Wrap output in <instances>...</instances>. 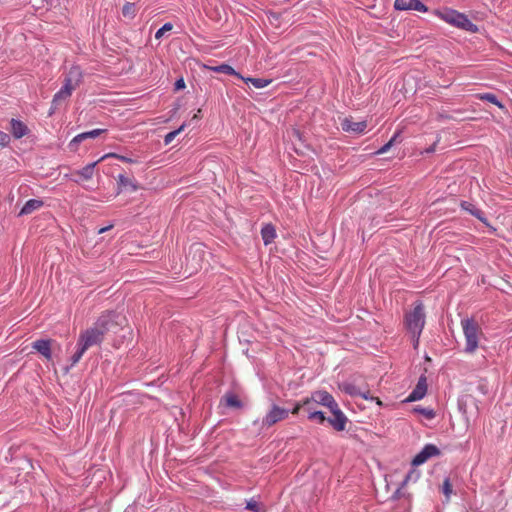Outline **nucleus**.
Instances as JSON below:
<instances>
[{
	"instance_id": "1",
	"label": "nucleus",
	"mask_w": 512,
	"mask_h": 512,
	"mask_svg": "<svg viewBox=\"0 0 512 512\" xmlns=\"http://www.w3.org/2000/svg\"><path fill=\"white\" fill-rule=\"evenodd\" d=\"M103 339L101 331L94 326L82 331L78 338L77 351L71 357V365H76L90 347L100 345Z\"/></svg>"
},
{
	"instance_id": "2",
	"label": "nucleus",
	"mask_w": 512,
	"mask_h": 512,
	"mask_svg": "<svg viewBox=\"0 0 512 512\" xmlns=\"http://www.w3.org/2000/svg\"><path fill=\"white\" fill-rule=\"evenodd\" d=\"M405 325L412 335L414 348H417L420 335L425 325L424 306L421 302H418L413 310L406 315Z\"/></svg>"
},
{
	"instance_id": "3",
	"label": "nucleus",
	"mask_w": 512,
	"mask_h": 512,
	"mask_svg": "<svg viewBox=\"0 0 512 512\" xmlns=\"http://www.w3.org/2000/svg\"><path fill=\"white\" fill-rule=\"evenodd\" d=\"M436 14L448 24L465 31L476 33L478 32V26L472 23L468 17L453 9H444L442 11H436Z\"/></svg>"
},
{
	"instance_id": "4",
	"label": "nucleus",
	"mask_w": 512,
	"mask_h": 512,
	"mask_svg": "<svg viewBox=\"0 0 512 512\" xmlns=\"http://www.w3.org/2000/svg\"><path fill=\"white\" fill-rule=\"evenodd\" d=\"M461 325L466 341L464 351L469 354L474 353L478 348L481 329L473 319H463Z\"/></svg>"
},
{
	"instance_id": "5",
	"label": "nucleus",
	"mask_w": 512,
	"mask_h": 512,
	"mask_svg": "<svg viewBox=\"0 0 512 512\" xmlns=\"http://www.w3.org/2000/svg\"><path fill=\"white\" fill-rule=\"evenodd\" d=\"M122 320H124V318L119 314L108 311L103 313L93 326L97 328V330L101 331V334L104 336L110 331H115L116 328L121 325Z\"/></svg>"
},
{
	"instance_id": "6",
	"label": "nucleus",
	"mask_w": 512,
	"mask_h": 512,
	"mask_svg": "<svg viewBox=\"0 0 512 512\" xmlns=\"http://www.w3.org/2000/svg\"><path fill=\"white\" fill-rule=\"evenodd\" d=\"M289 415V410L282 408L276 404H272L270 410L263 417L261 425L263 428H269L276 423L286 419Z\"/></svg>"
},
{
	"instance_id": "7",
	"label": "nucleus",
	"mask_w": 512,
	"mask_h": 512,
	"mask_svg": "<svg viewBox=\"0 0 512 512\" xmlns=\"http://www.w3.org/2000/svg\"><path fill=\"white\" fill-rule=\"evenodd\" d=\"M312 403L323 405L329 409L336 408V401L333 396L327 391H315L311 394V397L303 400L304 405H311Z\"/></svg>"
},
{
	"instance_id": "8",
	"label": "nucleus",
	"mask_w": 512,
	"mask_h": 512,
	"mask_svg": "<svg viewBox=\"0 0 512 512\" xmlns=\"http://www.w3.org/2000/svg\"><path fill=\"white\" fill-rule=\"evenodd\" d=\"M203 249L200 245L196 244L190 247L188 256H187V269L189 270V275L197 272L202 268L201 261L203 256Z\"/></svg>"
},
{
	"instance_id": "9",
	"label": "nucleus",
	"mask_w": 512,
	"mask_h": 512,
	"mask_svg": "<svg viewBox=\"0 0 512 512\" xmlns=\"http://www.w3.org/2000/svg\"><path fill=\"white\" fill-rule=\"evenodd\" d=\"M341 389L350 396H360L365 400H375L377 405L381 406L382 401L379 398L369 395V390L362 391L358 386L352 383H343Z\"/></svg>"
},
{
	"instance_id": "10",
	"label": "nucleus",
	"mask_w": 512,
	"mask_h": 512,
	"mask_svg": "<svg viewBox=\"0 0 512 512\" xmlns=\"http://www.w3.org/2000/svg\"><path fill=\"white\" fill-rule=\"evenodd\" d=\"M440 455V450L433 444H427L423 449L414 457L412 460L413 465H421L425 463L429 458Z\"/></svg>"
},
{
	"instance_id": "11",
	"label": "nucleus",
	"mask_w": 512,
	"mask_h": 512,
	"mask_svg": "<svg viewBox=\"0 0 512 512\" xmlns=\"http://www.w3.org/2000/svg\"><path fill=\"white\" fill-rule=\"evenodd\" d=\"M330 411L333 416L327 419L328 422L336 431H343L346 427L347 417L340 410L338 404L336 405V408H332Z\"/></svg>"
},
{
	"instance_id": "12",
	"label": "nucleus",
	"mask_w": 512,
	"mask_h": 512,
	"mask_svg": "<svg viewBox=\"0 0 512 512\" xmlns=\"http://www.w3.org/2000/svg\"><path fill=\"white\" fill-rule=\"evenodd\" d=\"M52 343L51 339H38L32 343V348L36 350L47 361L52 360Z\"/></svg>"
},
{
	"instance_id": "13",
	"label": "nucleus",
	"mask_w": 512,
	"mask_h": 512,
	"mask_svg": "<svg viewBox=\"0 0 512 512\" xmlns=\"http://www.w3.org/2000/svg\"><path fill=\"white\" fill-rule=\"evenodd\" d=\"M394 7L396 10H415L426 12L427 7L419 0H395Z\"/></svg>"
},
{
	"instance_id": "14",
	"label": "nucleus",
	"mask_w": 512,
	"mask_h": 512,
	"mask_svg": "<svg viewBox=\"0 0 512 512\" xmlns=\"http://www.w3.org/2000/svg\"><path fill=\"white\" fill-rule=\"evenodd\" d=\"M341 127L345 132L362 133L367 127L366 121H354L351 118H345L341 122Z\"/></svg>"
},
{
	"instance_id": "15",
	"label": "nucleus",
	"mask_w": 512,
	"mask_h": 512,
	"mask_svg": "<svg viewBox=\"0 0 512 512\" xmlns=\"http://www.w3.org/2000/svg\"><path fill=\"white\" fill-rule=\"evenodd\" d=\"M426 393H427L426 378L424 376H421L418 380L416 387L413 389V391L407 397L406 401L413 402V401L421 400L426 395Z\"/></svg>"
},
{
	"instance_id": "16",
	"label": "nucleus",
	"mask_w": 512,
	"mask_h": 512,
	"mask_svg": "<svg viewBox=\"0 0 512 512\" xmlns=\"http://www.w3.org/2000/svg\"><path fill=\"white\" fill-rule=\"evenodd\" d=\"M460 207L470 213L472 216L476 217L478 220H480L485 225H489L487 218L485 217L484 213L478 209L474 204L468 201H461Z\"/></svg>"
},
{
	"instance_id": "17",
	"label": "nucleus",
	"mask_w": 512,
	"mask_h": 512,
	"mask_svg": "<svg viewBox=\"0 0 512 512\" xmlns=\"http://www.w3.org/2000/svg\"><path fill=\"white\" fill-rule=\"evenodd\" d=\"M27 132L28 128L23 122L16 119L11 120V133L16 139L22 138Z\"/></svg>"
},
{
	"instance_id": "18",
	"label": "nucleus",
	"mask_w": 512,
	"mask_h": 512,
	"mask_svg": "<svg viewBox=\"0 0 512 512\" xmlns=\"http://www.w3.org/2000/svg\"><path fill=\"white\" fill-rule=\"evenodd\" d=\"M43 206V201L39 199L28 200L19 212V216L29 215L35 210H38Z\"/></svg>"
},
{
	"instance_id": "19",
	"label": "nucleus",
	"mask_w": 512,
	"mask_h": 512,
	"mask_svg": "<svg viewBox=\"0 0 512 512\" xmlns=\"http://www.w3.org/2000/svg\"><path fill=\"white\" fill-rule=\"evenodd\" d=\"M117 185H118V194L123 191V189L129 187L132 191L138 190V185L130 178L126 177L123 174H119L117 177Z\"/></svg>"
},
{
	"instance_id": "20",
	"label": "nucleus",
	"mask_w": 512,
	"mask_h": 512,
	"mask_svg": "<svg viewBox=\"0 0 512 512\" xmlns=\"http://www.w3.org/2000/svg\"><path fill=\"white\" fill-rule=\"evenodd\" d=\"M82 78L83 73L79 66L71 67L69 72L65 76V79L69 80L73 84H77L78 86L81 84Z\"/></svg>"
},
{
	"instance_id": "21",
	"label": "nucleus",
	"mask_w": 512,
	"mask_h": 512,
	"mask_svg": "<svg viewBox=\"0 0 512 512\" xmlns=\"http://www.w3.org/2000/svg\"><path fill=\"white\" fill-rule=\"evenodd\" d=\"M261 236L265 245L272 243L276 237L275 228L271 224L265 225L261 229Z\"/></svg>"
},
{
	"instance_id": "22",
	"label": "nucleus",
	"mask_w": 512,
	"mask_h": 512,
	"mask_svg": "<svg viewBox=\"0 0 512 512\" xmlns=\"http://www.w3.org/2000/svg\"><path fill=\"white\" fill-rule=\"evenodd\" d=\"M71 96V93L68 92L66 88H61L53 97L52 100V109H57L59 105H61L64 101H66Z\"/></svg>"
},
{
	"instance_id": "23",
	"label": "nucleus",
	"mask_w": 512,
	"mask_h": 512,
	"mask_svg": "<svg viewBox=\"0 0 512 512\" xmlns=\"http://www.w3.org/2000/svg\"><path fill=\"white\" fill-rule=\"evenodd\" d=\"M221 402H224L227 407H232L236 409H240L243 406L239 398L233 393H226L223 396Z\"/></svg>"
},
{
	"instance_id": "24",
	"label": "nucleus",
	"mask_w": 512,
	"mask_h": 512,
	"mask_svg": "<svg viewBox=\"0 0 512 512\" xmlns=\"http://www.w3.org/2000/svg\"><path fill=\"white\" fill-rule=\"evenodd\" d=\"M102 132H103L102 129H94V130H91V131H88V132H83V133L78 134L77 136H75L70 144L72 145V144L80 143L83 140L88 139V138H96Z\"/></svg>"
},
{
	"instance_id": "25",
	"label": "nucleus",
	"mask_w": 512,
	"mask_h": 512,
	"mask_svg": "<svg viewBox=\"0 0 512 512\" xmlns=\"http://www.w3.org/2000/svg\"><path fill=\"white\" fill-rule=\"evenodd\" d=\"M240 79H242L246 83H251L257 89H262L271 83L270 79H264V78H251V77L241 76Z\"/></svg>"
},
{
	"instance_id": "26",
	"label": "nucleus",
	"mask_w": 512,
	"mask_h": 512,
	"mask_svg": "<svg viewBox=\"0 0 512 512\" xmlns=\"http://www.w3.org/2000/svg\"><path fill=\"white\" fill-rule=\"evenodd\" d=\"M99 161L100 160L86 165L85 167L78 171V174L85 180L91 179L93 177L94 168Z\"/></svg>"
},
{
	"instance_id": "27",
	"label": "nucleus",
	"mask_w": 512,
	"mask_h": 512,
	"mask_svg": "<svg viewBox=\"0 0 512 512\" xmlns=\"http://www.w3.org/2000/svg\"><path fill=\"white\" fill-rule=\"evenodd\" d=\"M214 72L224 73L227 75H235L238 78H241V75L234 70V68L228 64H221L219 66H215L211 68Z\"/></svg>"
},
{
	"instance_id": "28",
	"label": "nucleus",
	"mask_w": 512,
	"mask_h": 512,
	"mask_svg": "<svg viewBox=\"0 0 512 512\" xmlns=\"http://www.w3.org/2000/svg\"><path fill=\"white\" fill-rule=\"evenodd\" d=\"M122 14L124 17L133 19L136 16V6L134 3L126 2L122 8Z\"/></svg>"
},
{
	"instance_id": "29",
	"label": "nucleus",
	"mask_w": 512,
	"mask_h": 512,
	"mask_svg": "<svg viewBox=\"0 0 512 512\" xmlns=\"http://www.w3.org/2000/svg\"><path fill=\"white\" fill-rule=\"evenodd\" d=\"M308 412V418L311 420H318L320 423H323L326 420L324 413L322 411L313 410L311 405L308 407Z\"/></svg>"
},
{
	"instance_id": "30",
	"label": "nucleus",
	"mask_w": 512,
	"mask_h": 512,
	"mask_svg": "<svg viewBox=\"0 0 512 512\" xmlns=\"http://www.w3.org/2000/svg\"><path fill=\"white\" fill-rule=\"evenodd\" d=\"M479 98H480L481 100H486V101H488V102H490V103H493V104L497 105V106H498L499 108H501V109H503V108H504L503 104H502L501 102H499V101H498V99H497V97H496L494 94H492V93H485V94H482V95H480V97H479Z\"/></svg>"
},
{
	"instance_id": "31",
	"label": "nucleus",
	"mask_w": 512,
	"mask_h": 512,
	"mask_svg": "<svg viewBox=\"0 0 512 512\" xmlns=\"http://www.w3.org/2000/svg\"><path fill=\"white\" fill-rule=\"evenodd\" d=\"M184 127H185V124H182L178 129L166 134V136L164 138V143L166 145L170 144L174 140V138L184 129Z\"/></svg>"
},
{
	"instance_id": "32",
	"label": "nucleus",
	"mask_w": 512,
	"mask_h": 512,
	"mask_svg": "<svg viewBox=\"0 0 512 512\" xmlns=\"http://www.w3.org/2000/svg\"><path fill=\"white\" fill-rule=\"evenodd\" d=\"M173 28V25L171 23H165L160 29L157 30V32L155 33V38L156 39H161L163 37V35L168 32V31H171Z\"/></svg>"
},
{
	"instance_id": "33",
	"label": "nucleus",
	"mask_w": 512,
	"mask_h": 512,
	"mask_svg": "<svg viewBox=\"0 0 512 512\" xmlns=\"http://www.w3.org/2000/svg\"><path fill=\"white\" fill-rule=\"evenodd\" d=\"M419 478V472L415 471V470H412L410 471L406 477L404 478V480L402 481V484H401V487L405 486L407 483H409L410 481H416L417 479Z\"/></svg>"
},
{
	"instance_id": "34",
	"label": "nucleus",
	"mask_w": 512,
	"mask_h": 512,
	"mask_svg": "<svg viewBox=\"0 0 512 512\" xmlns=\"http://www.w3.org/2000/svg\"><path fill=\"white\" fill-rule=\"evenodd\" d=\"M107 157H114V158H117L123 162H126V163H134L135 160L131 159V158H128L126 156H123V155H119V154H116V153H109V154H106L105 156H103L100 160H103Z\"/></svg>"
},
{
	"instance_id": "35",
	"label": "nucleus",
	"mask_w": 512,
	"mask_h": 512,
	"mask_svg": "<svg viewBox=\"0 0 512 512\" xmlns=\"http://www.w3.org/2000/svg\"><path fill=\"white\" fill-rule=\"evenodd\" d=\"M442 492L445 494V496L447 498H449L450 495L452 494V485L450 483L449 478H446L444 480L443 485H442Z\"/></svg>"
},
{
	"instance_id": "36",
	"label": "nucleus",
	"mask_w": 512,
	"mask_h": 512,
	"mask_svg": "<svg viewBox=\"0 0 512 512\" xmlns=\"http://www.w3.org/2000/svg\"><path fill=\"white\" fill-rule=\"evenodd\" d=\"M399 134H395L385 145H383L379 150L377 151V154H384L386 153L389 148L393 145V142L396 140L397 136Z\"/></svg>"
},
{
	"instance_id": "37",
	"label": "nucleus",
	"mask_w": 512,
	"mask_h": 512,
	"mask_svg": "<svg viewBox=\"0 0 512 512\" xmlns=\"http://www.w3.org/2000/svg\"><path fill=\"white\" fill-rule=\"evenodd\" d=\"M246 509L254 512H264V510L261 509L260 505L254 500H250L247 502Z\"/></svg>"
},
{
	"instance_id": "38",
	"label": "nucleus",
	"mask_w": 512,
	"mask_h": 512,
	"mask_svg": "<svg viewBox=\"0 0 512 512\" xmlns=\"http://www.w3.org/2000/svg\"><path fill=\"white\" fill-rule=\"evenodd\" d=\"M415 411L416 412H419L421 414H423L426 418L428 419H432L434 416H435V413L433 410L431 409H426V408H415Z\"/></svg>"
},
{
	"instance_id": "39",
	"label": "nucleus",
	"mask_w": 512,
	"mask_h": 512,
	"mask_svg": "<svg viewBox=\"0 0 512 512\" xmlns=\"http://www.w3.org/2000/svg\"><path fill=\"white\" fill-rule=\"evenodd\" d=\"M78 87L77 84H73L72 82H70L69 80L67 79H64V84L62 86V88H66L68 90V92H70L72 94V92Z\"/></svg>"
},
{
	"instance_id": "40",
	"label": "nucleus",
	"mask_w": 512,
	"mask_h": 512,
	"mask_svg": "<svg viewBox=\"0 0 512 512\" xmlns=\"http://www.w3.org/2000/svg\"><path fill=\"white\" fill-rule=\"evenodd\" d=\"M9 142H10V136L5 132L0 131V145L6 146L9 144Z\"/></svg>"
},
{
	"instance_id": "41",
	"label": "nucleus",
	"mask_w": 512,
	"mask_h": 512,
	"mask_svg": "<svg viewBox=\"0 0 512 512\" xmlns=\"http://www.w3.org/2000/svg\"><path fill=\"white\" fill-rule=\"evenodd\" d=\"M309 406H310V405H304V404H303V401H302V402H299V403H297V404L295 405V407L292 409L291 413H292V414H294V415H296V414H298V413H299V411H300V409H301L302 407H307V408H308Z\"/></svg>"
},
{
	"instance_id": "42",
	"label": "nucleus",
	"mask_w": 512,
	"mask_h": 512,
	"mask_svg": "<svg viewBox=\"0 0 512 512\" xmlns=\"http://www.w3.org/2000/svg\"><path fill=\"white\" fill-rule=\"evenodd\" d=\"M185 87V82L184 80L181 78V79H178L176 82H175V89L176 90H179V89H183Z\"/></svg>"
},
{
	"instance_id": "43",
	"label": "nucleus",
	"mask_w": 512,
	"mask_h": 512,
	"mask_svg": "<svg viewBox=\"0 0 512 512\" xmlns=\"http://www.w3.org/2000/svg\"><path fill=\"white\" fill-rule=\"evenodd\" d=\"M111 227H112V226L110 225V226H108V227L101 228V229L98 231V233H99V234L104 233V232L108 231Z\"/></svg>"
},
{
	"instance_id": "44",
	"label": "nucleus",
	"mask_w": 512,
	"mask_h": 512,
	"mask_svg": "<svg viewBox=\"0 0 512 512\" xmlns=\"http://www.w3.org/2000/svg\"><path fill=\"white\" fill-rule=\"evenodd\" d=\"M400 494H401V488H398V489L396 490V492L394 493V497H395V498H398V497H400Z\"/></svg>"
},
{
	"instance_id": "45",
	"label": "nucleus",
	"mask_w": 512,
	"mask_h": 512,
	"mask_svg": "<svg viewBox=\"0 0 512 512\" xmlns=\"http://www.w3.org/2000/svg\"><path fill=\"white\" fill-rule=\"evenodd\" d=\"M433 151H434V147H430V148L427 150V152H429V153H430V152H433Z\"/></svg>"
},
{
	"instance_id": "46",
	"label": "nucleus",
	"mask_w": 512,
	"mask_h": 512,
	"mask_svg": "<svg viewBox=\"0 0 512 512\" xmlns=\"http://www.w3.org/2000/svg\"><path fill=\"white\" fill-rule=\"evenodd\" d=\"M51 110H52V111H50V114H53V111H54L55 109H52V108H51Z\"/></svg>"
}]
</instances>
